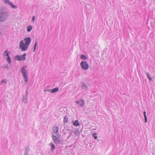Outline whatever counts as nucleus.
<instances>
[{
	"label": "nucleus",
	"mask_w": 155,
	"mask_h": 155,
	"mask_svg": "<svg viewBox=\"0 0 155 155\" xmlns=\"http://www.w3.org/2000/svg\"><path fill=\"white\" fill-rule=\"evenodd\" d=\"M9 16V13L5 11V8H0V22H3L6 21Z\"/></svg>",
	"instance_id": "f257e3e1"
},
{
	"label": "nucleus",
	"mask_w": 155,
	"mask_h": 155,
	"mask_svg": "<svg viewBox=\"0 0 155 155\" xmlns=\"http://www.w3.org/2000/svg\"><path fill=\"white\" fill-rule=\"evenodd\" d=\"M52 138L53 142L55 144L59 145L62 144V142L60 139V135H58V136H57L53 135L52 136Z\"/></svg>",
	"instance_id": "f03ea898"
},
{
	"label": "nucleus",
	"mask_w": 155,
	"mask_h": 155,
	"mask_svg": "<svg viewBox=\"0 0 155 155\" xmlns=\"http://www.w3.org/2000/svg\"><path fill=\"white\" fill-rule=\"evenodd\" d=\"M25 66H23L21 68V72L22 74V76L24 79L25 82H27L28 81V73L27 71L25 68Z\"/></svg>",
	"instance_id": "7ed1b4c3"
},
{
	"label": "nucleus",
	"mask_w": 155,
	"mask_h": 155,
	"mask_svg": "<svg viewBox=\"0 0 155 155\" xmlns=\"http://www.w3.org/2000/svg\"><path fill=\"white\" fill-rule=\"evenodd\" d=\"M19 48L21 49V50L23 51H25L27 50L28 46L27 45L25 44H24L23 41L21 40L19 43Z\"/></svg>",
	"instance_id": "20e7f679"
},
{
	"label": "nucleus",
	"mask_w": 155,
	"mask_h": 155,
	"mask_svg": "<svg viewBox=\"0 0 155 155\" xmlns=\"http://www.w3.org/2000/svg\"><path fill=\"white\" fill-rule=\"evenodd\" d=\"M26 54L25 53H24L22 55H17L15 56V58L16 60L21 61L22 60L25 61L26 60L25 56Z\"/></svg>",
	"instance_id": "39448f33"
},
{
	"label": "nucleus",
	"mask_w": 155,
	"mask_h": 155,
	"mask_svg": "<svg viewBox=\"0 0 155 155\" xmlns=\"http://www.w3.org/2000/svg\"><path fill=\"white\" fill-rule=\"evenodd\" d=\"M80 65L81 68L85 70H87L89 67L87 62L85 61H82L80 63Z\"/></svg>",
	"instance_id": "423d86ee"
},
{
	"label": "nucleus",
	"mask_w": 155,
	"mask_h": 155,
	"mask_svg": "<svg viewBox=\"0 0 155 155\" xmlns=\"http://www.w3.org/2000/svg\"><path fill=\"white\" fill-rule=\"evenodd\" d=\"M75 102L81 107H84L85 106V102L83 98H82L79 101H75Z\"/></svg>",
	"instance_id": "0eeeda50"
},
{
	"label": "nucleus",
	"mask_w": 155,
	"mask_h": 155,
	"mask_svg": "<svg viewBox=\"0 0 155 155\" xmlns=\"http://www.w3.org/2000/svg\"><path fill=\"white\" fill-rule=\"evenodd\" d=\"M24 41H25V43L27 45L29 46L31 43V38L30 37H26L24 39Z\"/></svg>",
	"instance_id": "6e6552de"
},
{
	"label": "nucleus",
	"mask_w": 155,
	"mask_h": 155,
	"mask_svg": "<svg viewBox=\"0 0 155 155\" xmlns=\"http://www.w3.org/2000/svg\"><path fill=\"white\" fill-rule=\"evenodd\" d=\"M58 130L59 128L57 126H55L53 127L52 130L57 136H58V135H60L58 133Z\"/></svg>",
	"instance_id": "1a4fd4ad"
},
{
	"label": "nucleus",
	"mask_w": 155,
	"mask_h": 155,
	"mask_svg": "<svg viewBox=\"0 0 155 155\" xmlns=\"http://www.w3.org/2000/svg\"><path fill=\"white\" fill-rule=\"evenodd\" d=\"M72 122L73 125L76 127L79 126L80 125L78 120H76L75 121H73Z\"/></svg>",
	"instance_id": "9d476101"
},
{
	"label": "nucleus",
	"mask_w": 155,
	"mask_h": 155,
	"mask_svg": "<svg viewBox=\"0 0 155 155\" xmlns=\"http://www.w3.org/2000/svg\"><path fill=\"white\" fill-rule=\"evenodd\" d=\"M50 90V92L52 93H54L59 91V88L58 87H55L52 89H49L48 91Z\"/></svg>",
	"instance_id": "9b49d317"
},
{
	"label": "nucleus",
	"mask_w": 155,
	"mask_h": 155,
	"mask_svg": "<svg viewBox=\"0 0 155 155\" xmlns=\"http://www.w3.org/2000/svg\"><path fill=\"white\" fill-rule=\"evenodd\" d=\"M49 145L51 146V150L52 152H53V150L55 149V146L54 144V143L52 142H51L50 143Z\"/></svg>",
	"instance_id": "f8f14e48"
},
{
	"label": "nucleus",
	"mask_w": 155,
	"mask_h": 155,
	"mask_svg": "<svg viewBox=\"0 0 155 155\" xmlns=\"http://www.w3.org/2000/svg\"><path fill=\"white\" fill-rule=\"evenodd\" d=\"M28 97L25 96L24 97V96L22 98V101L24 103H26L28 102Z\"/></svg>",
	"instance_id": "ddd939ff"
},
{
	"label": "nucleus",
	"mask_w": 155,
	"mask_h": 155,
	"mask_svg": "<svg viewBox=\"0 0 155 155\" xmlns=\"http://www.w3.org/2000/svg\"><path fill=\"white\" fill-rule=\"evenodd\" d=\"M81 58L83 60H86L88 59V57L84 54H81L80 56Z\"/></svg>",
	"instance_id": "4468645a"
},
{
	"label": "nucleus",
	"mask_w": 155,
	"mask_h": 155,
	"mask_svg": "<svg viewBox=\"0 0 155 155\" xmlns=\"http://www.w3.org/2000/svg\"><path fill=\"white\" fill-rule=\"evenodd\" d=\"M81 87L82 89L84 90L87 89L88 88V87L87 85L85 83H83L82 84Z\"/></svg>",
	"instance_id": "2eb2a0df"
},
{
	"label": "nucleus",
	"mask_w": 155,
	"mask_h": 155,
	"mask_svg": "<svg viewBox=\"0 0 155 155\" xmlns=\"http://www.w3.org/2000/svg\"><path fill=\"white\" fill-rule=\"evenodd\" d=\"M68 117L65 115L64 117V120H63V122L65 124V123H67L68 122Z\"/></svg>",
	"instance_id": "dca6fc26"
},
{
	"label": "nucleus",
	"mask_w": 155,
	"mask_h": 155,
	"mask_svg": "<svg viewBox=\"0 0 155 155\" xmlns=\"http://www.w3.org/2000/svg\"><path fill=\"white\" fill-rule=\"evenodd\" d=\"M9 5L13 9L16 8L17 7L16 5H13L12 2L9 3Z\"/></svg>",
	"instance_id": "f3484780"
},
{
	"label": "nucleus",
	"mask_w": 155,
	"mask_h": 155,
	"mask_svg": "<svg viewBox=\"0 0 155 155\" xmlns=\"http://www.w3.org/2000/svg\"><path fill=\"white\" fill-rule=\"evenodd\" d=\"M9 52L8 50H6L5 51H4L3 55L4 56H9Z\"/></svg>",
	"instance_id": "a211bd4d"
},
{
	"label": "nucleus",
	"mask_w": 155,
	"mask_h": 155,
	"mask_svg": "<svg viewBox=\"0 0 155 155\" xmlns=\"http://www.w3.org/2000/svg\"><path fill=\"white\" fill-rule=\"evenodd\" d=\"M32 29V27L31 25H30L28 26L27 28V31L29 32H30Z\"/></svg>",
	"instance_id": "6ab92c4d"
},
{
	"label": "nucleus",
	"mask_w": 155,
	"mask_h": 155,
	"mask_svg": "<svg viewBox=\"0 0 155 155\" xmlns=\"http://www.w3.org/2000/svg\"><path fill=\"white\" fill-rule=\"evenodd\" d=\"M7 57V58H6V60L8 61V63L9 64H10L11 63V61H12V60H11V58L9 56H8Z\"/></svg>",
	"instance_id": "aec40b11"
},
{
	"label": "nucleus",
	"mask_w": 155,
	"mask_h": 155,
	"mask_svg": "<svg viewBox=\"0 0 155 155\" xmlns=\"http://www.w3.org/2000/svg\"><path fill=\"white\" fill-rule=\"evenodd\" d=\"M37 38L36 39V40L35 41V44H34V45L33 51H35V49H36V47L38 45V43L36 41H37Z\"/></svg>",
	"instance_id": "412c9836"
},
{
	"label": "nucleus",
	"mask_w": 155,
	"mask_h": 155,
	"mask_svg": "<svg viewBox=\"0 0 155 155\" xmlns=\"http://www.w3.org/2000/svg\"><path fill=\"white\" fill-rule=\"evenodd\" d=\"M146 74L147 75V78L149 79V80L150 81H152V79L150 78V74L148 73H146Z\"/></svg>",
	"instance_id": "4be33fe9"
},
{
	"label": "nucleus",
	"mask_w": 155,
	"mask_h": 155,
	"mask_svg": "<svg viewBox=\"0 0 155 155\" xmlns=\"http://www.w3.org/2000/svg\"><path fill=\"white\" fill-rule=\"evenodd\" d=\"M79 134V130L77 129H76L74 132V134L75 135H78Z\"/></svg>",
	"instance_id": "5701e85b"
},
{
	"label": "nucleus",
	"mask_w": 155,
	"mask_h": 155,
	"mask_svg": "<svg viewBox=\"0 0 155 155\" xmlns=\"http://www.w3.org/2000/svg\"><path fill=\"white\" fill-rule=\"evenodd\" d=\"M4 3L5 4H9V3L11 2H9V0H4Z\"/></svg>",
	"instance_id": "b1692460"
},
{
	"label": "nucleus",
	"mask_w": 155,
	"mask_h": 155,
	"mask_svg": "<svg viewBox=\"0 0 155 155\" xmlns=\"http://www.w3.org/2000/svg\"><path fill=\"white\" fill-rule=\"evenodd\" d=\"M97 134L95 133H93V136L95 139H97Z\"/></svg>",
	"instance_id": "393cba45"
},
{
	"label": "nucleus",
	"mask_w": 155,
	"mask_h": 155,
	"mask_svg": "<svg viewBox=\"0 0 155 155\" xmlns=\"http://www.w3.org/2000/svg\"><path fill=\"white\" fill-rule=\"evenodd\" d=\"M3 68H5L7 69V70H8L9 69V67L8 66V64H7L6 65H5L4 66H3Z\"/></svg>",
	"instance_id": "a878e982"
},
{
	"label": "nucleus",
	"mask_w": 155,
	"mask_h": 155,
	"mask_svg": "<svg viewBox=\"0 0 155 155\" xmlns=\"http://www.w3.org/2000/svg\"><path fill=\"white\" fill-rule=\"evenodd\" d=\"M29 152V148L28 147L26 148L25 153H28Z\"/></svg>",
	"instance_id": "bb28decb"
},
{
	"label": "nucleus",
	"mask_w": 155,
	"mask_h": 155,
	"mask_svg": "<svg viewBox=\"0 0 155 155\" xmlns=\"http://www.w3.org/2000/svg\"><path fill=\"white\" fill-rule=\"evenodd\" d=\"M4 83L5 84H6L7 83V81H5V80L3 79L2 81L1 84H2L3 83Z\"/></svg>",
	"instance_id": "cd10ccee"
},
{
	"label": "nucleus",
	"mask_w": 155,
	"mask_h": 155,
	"mask_svg": "<svg viewBox=\"0 0 155 155\" xmlns=\"http://www.w3.org/2000/svg\"><path fill=\"white\" fill-rule=\"evenodd\" d=\"M144 119H145V123H147V118L146 115L144 116Z\"/></svg>",
	"instance_id": "c85d7f7f"
},
{
	"label": "nucleus",
	"mask_w": 155,
	"mask_h": 155,
	"mask_svg": "<svg viewBox=\"0 0 155 155\" xmlns=\"http://www.w3.org/2000/svg\"><path fill=\"white\" fill-rule=\"evenodd\" d=\"M35 16H33L32 17V19H31L32 21L34 22V21H35Z\"/></svg>",
	"instance_id": "c756f323"
},
{
	"label": "nucleus",
	"mask_w": 155,
	"mask_h": 155,
	"mask_svg": "<svg viewBox=\"0 0 155 155\" xmlns=\"http://www.w3.org/2000/svg\"><path fill=\"white\" fill-rule=\"evenodd\" d=\"M26 96L27 97H28V89L26 91Z\"/></svg>",
	"instance_id": "7c9ffc66"
},
{
	"label": "nucleus",
	"mask_w": 155,
	"mask_h": 155,
	"mask_svg": "<svg viewBox=\"0 0 155 155\" xmlns=\"http://www.w3.org/2000/svg\"><path fill=\"white\" fill-rule=\"evenodd\" d=\"M146 115V112L145 111H144L143 112V115L144 116V115Z\"/></svg>",
	"instance_id": "2f4dec72"
},
{
	"label": "nucleus",
	"mask_w": 155,
	"mask_h": 155,
	"mask_svg": "<svg viewBox=\"0 0 155 155\" xmlns=\"http://www.w3.org/2000/svg\"><path fill=\"white\" fill-rule=\"evenodd\" d=\"M28 153H25L24 155H28Z\"/></svg>",
	"instance_id": "473e14b6"
},
{
	"label": "nucleus",
	"mask_w": 155,
	"mask_h": 155,
	"mask_svg": "<svg viewBox=\"0 0 155 155\" xmlns=\"http://www.w3.org/2000/svg\"><path fill=\"white\" fill-rule=\"evenodd\" d=\"M69 133H70V134H71V131L69 132Z\"/></svg>",
	"instance_id": "72a5a7b5"
},
{
	"label": "nucleus",
	"mask_w": 155,
	"mask_h": 155,
	"mask_svg": "<svg viewBox=\"0 0 155 155\" xmlns=\"http://www.w3.org/2000/svg\"><path fill=\"white\" fill-rule=\"evenodd\" d=\"M69 130H70V129H67V130L68 131Z\"/></svg>",
	"instance_id": "f704fd0d"
},
{
	"label": "nucleus",
	"mask_w": 155,
	"mask_h": 155,
	"mask_svg": "<svg viewBox=\"0 0 155 155\" xmlns=\"http://www.w3.org/2000/svg\"><path fill=\"white\" fill-rule=\"evenodd\" d=\"M64 131V130H63L62 131L63 132Z\"/></svg>",
	"instance_id": "c9c22d12"
},
{
	"label": "nucleus",
	"mask_w": 155,
	"mask_h": 155,
	"mask_svg": "<svg viewBox=\"0 0 155 155\" xmlns=\"http://www.w3.org/2000/svg\"><path fill=\"white\" fill-rule=\"evenodd\" d=\"M25 67H27V65H26V66H25Z\"/></svg>",
	"instance_id": "e433bc0d"
}]
</instances>
